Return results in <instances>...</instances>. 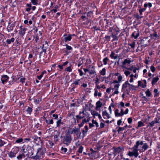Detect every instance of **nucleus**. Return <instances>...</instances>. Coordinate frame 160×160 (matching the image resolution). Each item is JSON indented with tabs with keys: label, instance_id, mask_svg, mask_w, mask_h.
<instances>
[{
	"label": "nucleus",
	"instance_id": "f257e3e1",
	"mask_svg": "<svg viewBox=\"0 0 160 160\" xmlns=\"http://www.w3.org/2000/svg\"><path fill=\"white\" fill-rule=\"evenodd\" d=\"M120 31L119 29L116 25H114L113 27H111V37L113 38L112 42L118 40V34Z\"/></svg>",
	"mask_w": 160,
	"mask_h": 160
},
{
	"label": "nucleus",
	"instance_id": "f03ea898",
	"mask_svg": "<svg viewBox=\"0 0 160 160\" xmlns=\"http://www.w3.org/2000/svg\"><path fill=\"white\" fill-rule=\"evenodd\" d=\"M120 85L119 83H118V81L116 80H114L112 82L111 81V90L112 89L115 90L113 92L114 94L118 93L119 92L118 90Z\"/></svg>",
	"mask_w": 160,
	"mask_h": 160
},
{
	"label": "nucleus",
	"instance_id": "7ed1b4c3",
	"mask_svg": "<svg viewBox=\"0 0 160 160\" xmlns=\"http://www.w3.org/2000/svg\"><path fill=\"white\" fill-rule=\"evenodd\" d=\"M142 142H139V140L137 141L135 143V144L134 145V146L132 148V152L138 156V151H139L140 152V149L139 146L140 144H142Z\"/></svg>",
	"mask_w": 160,
	"mask_h": 160
},
{
	"label": "nucleus",
	"instance_id": "20e7f679",
	"mask_svg": "<svg viewBox=\"0 0 160 160\" xmlns=\"http://www.w3.org/2000/svg\"><path fill=\"white\" fill-rule=\"evenodd\" d=\"M72 140L71 136L67 133L63 137V143L67 146H68L70 144Z\"/></svg>",
	"mask_w": 160,
	"mask_h": 160
},
{
	"label": "nucleus",
	"instance_id": "39448f33",
	"mask_svg": "<svg viewBox=\"0 0 160 160\" xmlns=\"http://www.w3.org/2000/svg\"><path fill=\"white\" fill-rule=\"evenodd\" d=\"M18 152L19 149L18 147L13 148L8 154L9 157L11 158H15Z\"/></svg>",
	"mask_w": 160,
	"mask_h": 160
},
{
	"label": "nucleus",
	"instance_id": "423d86ee",
	"mask_svg": "<svg viewBox=\"0 0 160 160\" xmlns=\"http://www.w3.org/2000/svg\"><path fill=\"white\" fill-rule=\"evenodd\" d=\"M29 154L26 151L20 152L17 156V159L18 160H22L23 159H25L29 156Z\"/></svg>",
	"mask_w": 160,
	"mask_h": 160
},
{
	"label": "nucleus",
	"instance_id": "0eeeda50",
	"mask_svg": "<svg viewBox=\"0 0 160 160\" xmlns=\"http://www.w3.org/2000/svg\"><path fill=\"white\" fill-rule=\"evenodd\" d=\"M111 58L112 59H114L115 61H111V64L112 63H114L115 65L116 64L117 62L118 64H119V57L117 54H115L114 52H112L111 54Z\"/></svg>",
	"mask_w": 160,
	"mask_h": 160
},
{
	"label": "nucleus",
	"instance_id": "6e6552de",
	"mask_svg": "<svg viewBox=\"0 0 160 160\" xmlns=\"http://www.w3.org/2000/svg\"><path fill=\"white\" fill-rule=\"evenodd\" d=\"M139 142L140 143L142 142V144H140V145H142V146L141 147V146H139L141 152H144L149 148L148 145L147 143L145 142V141H140L139 140Z\"/></svg>",
	"mask_w": 160,
	"mask_h": 160
},
{
	"label": "nucleus",
	"instance_id": "1a4fd4ad",
	"mask_svg": "<svg viewBox=\"0 0 160 160\" xmlns=\"http://www.w3.org/2000/svg\"><path fill=\"white\" fill-rule=\"evenodd\" d=\"M124 151V148L122 147H119L114 148L113 154L115 157L118 153H122V152Z\"/></svg>",
	"mask_w": 160,
	"mask_h": 160
},
{
	"label": "nucleus",
	"instance_id": "9d476101",
	"mask_svg": "<svg viewBox=\"0 0 160 160\" xmlns=\"http://www.w3.org/2000/svg\"><path fill=\"white\" fill-rule=\"evenodd\" d=\"M148 38H144L141 39V44L143 46L144 48H145L148 46L149 43V40H148Z\"/></svg>",
	"mask_w": 160,
	"mask_h": 160
},
{
	"label": "nucleus",
	"instance_id": "9b49d317",
	"mask_svg": "<svg viewBox=\"0 0 160 160\" xmlns=\"http://www.w3.org/2000/svg\"><path fill=\"white\" fill-rule=\"evenodd\" d=\"M46 151V148L43 147H40L38 148L37 149V151L36 154L41 156L43 155Z\"/></svg>",
	"mask_w": 160,
	"mask_h": 160
},
{
	"label": "nucleus",
	"instance_id": "f8f14e48",
	"mask_svg": "<svg viewBox=\"0 0 160 160\" xmlns=\"http://www.w3.org/2000/svg\"><path fill=\"white\" fill-rule=\"evenodd\" d=\"M27 29L22 26H20V29L19 31L18 34L21 36H23L25 33Z\"/></svg>",
	"mask_w": 160,
	"mask_h": 160
},
{
	"label": "nucleus",
	"instance_id": "ddd939ff",
	"mask_svg": "<svg viewBox=\"0 0 160 160\" xmlns=\"http://www.w3.org/2000/svg\"><path fill=\"white\" fill-rule=\"evenodd\" d=\"M139 36V32L138 29H137L136 31H134L131 34V38L137 39Z\"/></svg>",
	"mask_w": 160,
	"mask_h": 160
},
{
	"label": "nucleus",
	"instance_id": "4468645a",
	"mask_svg": "<svg viewBox=\"0 0 160 160\" xmlns=\"http://www.w3.org/2000/svg\"><path fill=\"white\" fill-rule=\"evenodd\" d=\"M131 127H132L130 125L128 126L127 124H126L123 127H117L116 128V129L118 128L117 130V132H118V133H122V132L125 129H126V128L128 127V128H131Z\"/></svg>",
	"mask_w": 160,
	"mask_h": 160
},
{
	"label": "nucleus",
	"instance_id": "2eb2a0df",
	"mask_svg": "<svg viewBox=\"0 0 160 160\" xmlns=\"http://www.w3.org/2000/svg\"><path fill=\"white\" fill-rule=\"evenodd\" d=\"M88 72L90 75H93V76H95L97 75L94 66L92 67L91 69L90 68V67H89Z\"/></svg>",
	"mask_w": 160,
	"mask_h": 160
},
{
	"label": "nucleus",
	"instance_id": "dca6fc26",
	"mask_svg": "<svg viewBox=\"0 0 160 160\" xmlns=\"http://www.w3.org/2000/svg\"><path fill=\"white\" fill-rule=\"evenodd\" d=\"M72 133H76L77 135L78 134H79V136L81 134V132H80V129L79 128H73L72 130L70 133V134H72Z\"/></svg>",
	"mask_w": 160,
	"mask_h": 160
},
{
	"label": "nucleus",
	"instance_id": "f3484780",
	"mask_svg": "<svg viewBox=\"0 0 160 160\" xmlns=\"http://www.w3.org/2000/svg\"><path fill=\"white\" fill-rule=\"evenodd\" d=\"M9 78V77L7 75H4L2 76L1 78L2 83L4 84L5 82H7Z\"/></svg>",
	"mask_w": 160,
	"mask_h": 160
},
{
	"label": "nucleus",
	"instance_id": "a211bd4d",
	"mask_svg": "<svg viewBox=\"0 0 160 160\" xmlns=\"http://www.w3.org/2000/svg\"><path fill=\"white\" fill-rule=\"evenodd\" d=\"M150 37L152 39H156L157 38L158 39L160 38L159 36H158L157 34V32L155 31L154 33L152 34H150Z\"/></svg>",
	"mask_w": 160,
	"mask_h": 160
},
{
	"label": "nucleus",
	"instance_id": "6ab92c4d",
	"mask_svg": "<svg viewBox=\"0 0 160 160\" xmlns=\"http://www.w3.org/2000/svg\"><path fill=\"white\" fill-rule=\"evenodd\" d=\"M110 92V88H108L107 89L106 91L105 92V98L106 99L108 100L110 97V94L109 93Z\"/></svg>",
	"mask_w": 160,
	"mask_h": 160
},
{
	"label": "nucleus",
	"instance_id": "aec40b11",
	"mask_svg": "<svg viewBox=\"0 0 160 160\" xmlns=\"http://www.w3.org/2000/svg\"><path fill=\"white\" fill-rule=\"evenodd\" d=\"M14 25L13 24H11L9 22L8 25L7 26V29L8 32H11L13 30Z\"/></svg>",
	"mask_w": 160,
	"mask_h": 160
},
{
	"label": "nucleus",
	"instance_id": "412c9836",
	"mask_svg": "<svg viewBox=\"0 0 160 160\" xmlns=\"http://www.w3.org/2000/svg\"><path fill=\"white\" fill-rule=\"evenodd\" d=\"M159 78L158 76L153 78H152V81L151 82L152 86H153L155 85L159 80Z\"/></svg>",
	"mask_w": 160,
	"mask_h": 160
},
{
	"label": "nucleus",
	"instance_id": "4be33fe9",
	"mask_svg": "<svg viewBox=\"0 0 160 160\" xmlns=\"http://www.w3.org/2000/svg\"><path fill=\"white\" fill-rule=\"evenodd\" d=\"M102 116L105 119H108L110 118L109 114L105 110L103 111L102 112Z\"/></svg>",
	"mask_w": 160,
	"mask_h": 160
},
{
	"label": "nucleus",
	"instance_id": "5701e85b",
	"mask_svg": "<svg viewBox=\"0 0 160 160\" xmlns=\"http://www.w3.org/2000/svg\"><path fill=\"white\" fill-rule=\"evenodd\" d=\"M84 111H83L82 112H80L79 113V115L76 116V117L78 119L77 122H79V120H80L84 118V116H82L81 115L82 113L84 114Z\"/></svg>",
	"mask_w": 160,
	"mask_h": 160
},
{
	"label": "nucleus",
	"instance_id": "b1692460",
	"mask_svg": "<svg viewBox=\"0 0 160 160\" xmlns=\"http://www.w3.org/2000/svg\"><path fill=\"white\" fill-rule=\"evenodd\" d=\"M46 144L47 147L50 148H52L54 145V143L50 140L48 141Z\"/></svg>",
	"mask_w": 160,
	"mask_h": 160
},
{
	"label": "nucleus",
	"instance_id": "393cba45",
	"mask_svg": "<svg viewBox=\"0 0 160 160\" xmlns=\"http://www.w3.org/2000/svg\"><path fill=\"white\" fill-rule=\"evenodd\" d=\"M36 143L38 142L41 141V138L38 137L37 136L34 135L31 137Z\"/></svg>",
	"mask_w": 160,
	"mask_h": 160
},
{
	"label": "nucleus",
	"instance_id": "a878e982",
	"mask_svg": "<svg viewBox=\"0 0 160 160\" xmlns=\"http://www.w3.org/2000/svg\"><path fill=\"white\" fill-rule=\"evenodd\" d=\"M72 36L71 34H68V35L67 37H66L64 38L63 39V41L65 42H68V41H70L72 39Z\"/></svg>",
	"mask_w": 160,
	"mask_h": 160
},
{
	"label": "nucleus",
	"instance_id": "bb28decb",
	"mask_svg": "<svg viewBox=\"0 0 160 160\" xmlns=\"http://www.w3.org/2000/svg\"><path fill=\"white\" fill-rule=\"evenodd\" d=\"M129 82L128 81H126L124 83H123L122 86V91H124L125 89L127 88V85H128Z\"/></svg>",
	"mask_w": 160,
	"mask_h": 160
},
{
	"label": "nucleus",
	"instance_id": "cd10ccee",
	"mask_svg": "<svg viewBox=\"0 0 160 160\" xmlns=\"http://www.w3.org/2000/svg\"><path fill=\"white\" fill-rule=\"evenodd\" d=\"M43 118L45 119V122L47 124H52L53 123V121L52 119L51 120L47 119L44 117H43Z\"/></svg>",
	"mask_w": 160,
	"mask_h": 160
},
{
	"label": "nucleus",
	"instance_id": "c85d7f7f",
	"mask_svg": "<svg viewBox=\"0 0 160 160\" xmlns=\"http://www.w3.org/2000/svg\"><path fill=\"white\" fill-rule=\"evenodd\" d=\"M152 6V5L151 3V2H146L144 5V8H145L146 9V8L148 7L150 8Z\"/></svg>",
	"mask_w": 160,
	"mask_h": 160
},
{
	"label": "nucleus",
	"instance_id": "c756f323",
	"mask_svg": "<svg viewBox=\"0 0 160 160\" xmlns=\"http://www.w3.org/2000/svg\"><path fill=\"white\" fill-rule=\"evenodd\" d=\"M41 156L36 154V155L34 156H32L31 157V158L34 160H40L41 159Z\"/></svg>",
	"mask_w": 160,
	"mask_h": 160
},
{
	"label": "nucleus",
	"instance_id": "7c9ffc66",
	"mask_svg": "<svg viewBox=\"0 0 160 160\" xmlns=\"http://www.w3.org/2000/svg\"><path fill=\"white\" fill-rule=\"evenodd\" d=\"M82 78L80 79H77L75 80L73 84H74L75 85H80L81 83V80H82Z\"/></svg>",
	"mask_w": 160,
	"mask_h": 160
},
{
	"label": "nucleus",
	"instance_id": "2f4dec72",
	"mask_svg": "<svg viewBox=\"0 0 160 160\" xmlns=\"http://www.w3.org/2000/svg\"><path fill=\"white\" fill-rule=\"evenodd\" d=\"M102 103L100 101H98L96 103V110H98V108L101 107Z\"/></svg>",
	"mask_w": 160,
	"mask_h": 160
},
{
	"label": "nucleus",
	"instance_id": "473e14b6",
	"mask_svg": "<svg viewBox=\"0 0 160 160\" xmlns=\"http://www.w3.org/2000/svg\"><path fill=\"white\" fill-rule=\"evenodd\" d=\"M123 159L122 153H120V155L118 154V156L115 159V160H122Z\"/></svg>",
	"mask_w": 160,
	"mask_h": 160
},
{
	"label": "nucleus",
	"instance_id": "72a5a7b5",
	"mask_svg": "<svg viewBox=\"0 0 160 160\" xmlns=\"http://www.w3.org/2000/svg\"><path fill=\"white\" fill-rule=\"evenodd\" d=\"M131 62L130 59H126L124 60V61L122 62V64L123 65H125L126 64H130Z\"/></svg>",
	"mask_w": 160,
	"mask_h": 160
},
{
	"label": "nucleus",
	"instance_id": "f704fd0d",
	"mask_svg": "<svg viewBox=\"0 0 160 160\" xmlns=\"http://www.w3.org/2000/svg\"><path fill=\"white\" fill-rule=\"evenodd\" d=\"M15 142L16 143H24V140H23V139H22V138H20L18 139L17 140L15 141Z\"/></svg>",
	"mask_w": 160,
	"mask_h": 160
},
{
	"label": "nucleus",
	"instance_id": "c9c22d12",
	"mask_svg": "<svg viewBox=\"0 0 160 160\" xmlns=\"http://www.w3.org/2000/svg\"><path fill=\"white\" fill-rule=\"evenodd\" d=\"M14 41L15 38H12L10 39H7L6 41V42L8 44H10L11 42H13Z\"/></svg>",
	"mask_w": 160,
	"mask_h": 160
},
{
	"label": "nucleus",
	"instance_id": "e433bc0d",
	"mask_svg": "<svg viewBox=\"0 0 160 160\" xmlns=\"http://www.w3.org/2000/svg\"><path fill=\"white\" fill-rule=\"evenodd\" d=\"M127 155H129L130 157H132L134 156L135 157L137 158L138 156H137V155H136L135 154H134V153L133 152H131L130 151H129L128 152V153L127 154Z\"/></svg>",
	"mask_w": 160,
	"mask_h": 160
},
{
	"label": "nucleus",
	"instance_id": "4c0bfd02",
	"mask_svg": "<svg viewBox=\"0 0 160 160\" xmlns=\"http://www.w3.org/2000/svg\"><path fill=\"white\" fill-rule=\"evenodd\" d=\"M91 114L93 116V117L95 118V116H98V113L97 112L95 111H92L91 112Z\"/></svg>",
	"mask_w": 160,
	"mask_h": 160
},
{
	"label": "nucleus",
	"instance_id": "58836bf2",
	"mask_svg": "<svg viewBox=\"0 0 160 160\" xmlns=\"http://www.w3.org/2000/svg\"><path fill=\"white\" fill-rule=\"evenodd\" d=\"M142 103L143 104L146 103L148 101V99L145 96H143L142 97Z\"/></svg>",
	"mask_w": 160,
	"mask_h": 160
},
{
	"label": "nucleus",
	"instance_id": "ea45409f",
	"mask_svg": "<svg viewBox=\"0 0 160 160\" xmlns=\"http://www.w3.org/2000/svg\"><path fill=\"white\" fill-rule=\"evenodd\" d=\"M128 86L129 87V89L130 90H136V89L135 88V86H134L133 85L129 83Z\"/></svg>",
	"mask_w": 160,
	"mask_h": 160
},
{
	"label": "nucleus",
	"instance_id": "a19ab883",
	"mask_svg": "<svg viewBox=\"0 0 160 160\" xmlns=\"http://www.w3.org/2000/svg\"><path fill=\"white\" fill-rule=\"evenodd\" d=\"M147 96L148 97H151V93L149 90V89H148L147 91L145 92Z\"/></svg>",
	"mask_w": 160,
	"mask_h": 160
},
{
	"label": "nucleus",
	"instance_id": "79ce46f5",
	"mask_svg": "<svg viewBox=\"0 0 160 160\" xmlns=\"http://www.w3.org/2000/svg\"><path fill=\"white\" fill-rule=\"evenodd\" d=\"M140 8L139 9V14H140V15L141 16L142 14V12H144L145 11H146V10L144 8Z\"/></svg>",
	"mask_w": 160,
	"mask_h": 160
},
{
	"label": "nucleus",
	"instance_id": "37998d69",
	"mask_svg": "<svg viewBox=\"0 0 160 160\" xmlns=\"http://www.w3.org/2000/svg\"><path fill=\"white\" fill-rule=\"evenodd\" d=\"M137 2L138 3V8H141L142 6V3L143 1V0H137Z\"/></svg>",
	"mask_w": 160,
	"mask_h": 160
},
{
	"label": "nucleus",
	"instance_id": "c03bdc74",
	"mask_svg": "<svg viewBox=\"0 0 160 160\" xmlns=\"http://www.w3.org/2000/svg\"><path fill=\"white\" fill-rule=\"evenodd\" d=\"M155 123L154 122V121H153L150 122H149L148 124L147 125V127H153Z\"/></svg>",
	"mask_w": 160,
	"mask_h": 160
},
{
	"label": "nucleus",
	"instance_id": "a18cd8bd",
	"mask_svg": "<svg viewBox=\"0 0 160 160\" xmlns=\"http://www.w3.org/2000/svg\"><path fill=\"white\" fill-rule=\"evenodd\" d=\"M72 68L71 65L65 69V71L68 72H71L72 71Z\"/></svg>",
	"mask_w": 160,
	"mask_h": 160
},
{
	"label": "nucleus",
	"instance_id": "49530a36",
	"mask_svg": "<svg viewBox=\"0 0 160 160\" xmlns=\"http://www.w3.org/2000/svg\"><path fill=\"white\" fill-rule=\"evenodd\" d=\"M158 89H155L154 90L153 92L155 93L154 97H156L159 95V93L158 92Z\"/></svg>",
	"mask_w": 160,
	"mask_h": 160
},
{
	"label": "nucleus",
	"instance_id": "de8ad7c7",
	"mask_svg": "<svg viewBox=\"0 0 160 160\" xmlns=\"http://www.w3.org/2000/svg\"><path fill=\"white\" fill-rule=\"evenodd\" d=\"M32 108L28 107L26 111L30 115L32 112Z\"/></svg>",
	"mask_w": 160,
	"mask_h": 160
},
{
	"label": "nucleus",
	"instance_id": "09e8293b",
	"mask_svg": "<svg viewBox=\"0 0 160 160\" xmlns=\"http://www.w3.org/2000/svg\"><path fill=\"white\" fill-rule=\"evenodd\" d=\"M118 110L117 109L115 111V114L116 117H118L121 116V114L118 112Z\"/></svg>",
	"mask_w": 160,
	"mask_h": 160
},
{
	"label": "nucleus",
	"instance_id": "8fccbe9b",
	"mask_svg": "<svg viewBox=\"0 0 160 160\" xmlns=\"http://www.w3.org/2000/svg\"><path fill=\"white\" fill-rule=\"evenodd\" d=\"M144 126V123L142 122L141 121L138 122V128H139L142 126Z\"/></svg>",
	"mask_w": 160,
	"mask_h": 160
},
{
	"label": "nucleus",
	"instance_id": "3c124183",
	"mask_svg": "<svg viewBox=\"0 0 160 160\" xmlns=\"http://www.w3.org/2000/svg\"><path fill=\"white\" fill-rule=\"evenodd\" d=\"M59 7L58 5H56L54 7V9L52 10L51 11L53 12L54 13L58 11L57 9L59 8Z\"/></svg>",
	"mask_w": 160,
	"mask_h": 160
},
{
	"label": "nucleus",
	"instance_id": "603ef678",
	"mask_svg": "<svg viewBox=\"0 0 160 160\" xmlns=\"http://www.w3.org/2000/svg\"><path fill=\"white\" fill-rule=\"evenodd\" d=\"M61 119H59L56 122L57 124V127H59L60 126V124L62 123L61 122Z\"/></svg>",
	"mask_w": 160,
	"mask_h": 160
},
{
	"label": "nucleus",
	"instance_id": "864d4df0",
	"mask_svg": "<svg viewBox=\"0 0 160 160\" xmlns=\"http://www.w3.org/2000/svg\"><path fill=\"white\" fill-rule=\"evenodd\" d=\"M65 46L66 47V49L67 50H70L72 49V48L71 46H69L67 44H66Z\"/></svg>",
	"mask_w": 160,
	"mask_h": 160
},
{
	"label": "nucleus",
	"instance_id": "5fc2aeb1",
	"mask_svg": "<svg viewBox=\"0 0 160 160\" xmlns=\"http://www.w3.org/2000/svg\"><path fill=\"white\" fill-rule=\"evenodd\" d=\"M92 123L94 124L95 126H96L97 128L99 127V125L98 123L96 121L92 120Z\"/></svg>",
	"mask_w": 160,
	"mask_h": 160
},
{
	"label": "nucleus",
	"instance_id": "6e6d98bb",
	"mask_svg": "<svg viewBox=\"0 0 160 160\" xmlns=\"http://www.w3.org/2000/svg\"><path fill=\"white\" fill-rule=\"evenodd\" d=\"M61 151L62 153H65L67 151V149L66 148H64L62 147L61 148Z\"/></svg>",
	"mask_w": 160,
	"mask_h": 160
},
{
	"label": "nucleus",
	"instance_id": "4d7b16f0",
	"mask_svg": "<svg viewBox=\"0 0 160 160\" xmlns=\"http://www.w3.org/2000/svg\"><path fill=\"white\" fill-rule=\"evenodd\" d=\"M109 61V59L107 58L106 57L103 59V62L104 64L106 65L107 64V62Z\"/></svg>",
	"mask_w": 160,
	"mask_h": 160
},
{
	"label": "nucleus",
	"instance_id": "13d9d810",
	"mask_svg": "<svg viewBox=\"0 0 160 160\" xmlns=\"http://www.w3.org/2000/svg\"><path fill=\"white\" fill-rule=\"evenodd\" d=\"M100 73L102 75H105L106 73V69L105 68H103L101 71Z\"/></svg>",
	"mask_w": 160,
	"mask_h": 160
},
{
	"label": "nucleus",
	"instance_id": "bf43d9fd",
	"mask_svg": "<svg viewBox=\"0 0 160 160\" xmlns=\"http://www.w3.org/2000/svg\"><path fill=\"white\" fill-rule=\"evenodd\" d=\"M104 81L106 83H108L110 81V77H108L104 78Z\"/></svg>",
	"mask_w": 160,
	"mask_h": 160
},
{
	"label": "nucleus",
	"instance_id": "052dcab7",
	"mask_svg": "<svg viewBox=\"0 0 160 160\" xmlns=\"http://www.w3.org/2000/svg\"><path fill=\"white\" fill-rule=\"evenodd\" d=\"M5 144V142L1 139H0V147L3 146Z\"/></svg>",
	"mask_w": 160,
	"mask_h": 160
},
{
	"label": "nucleus",
	"instance_id": "680f3d73",
	"mask_svg": "<svg viewBox=\"0 0 160 160\" xmlns=\"http://www.w3.org/2000/svg\"><path fill=\"white\" fill-rule=\"evenodd\" d=\"M95 85L98 84L100 83V82L99 81V79L98 78H96V79L95 80Z\"/></svg>",
	"mask_w": 160,
	"mask_h": 160
},
{
	"label": "nucleus",
	"instance_id": "e2e57ef3",
	"mask_svg": "<svg viewBox=\"0 0 160 160\" xmlns=\"http://www.w3.org/2000/svg\"><path fill=\"white\" fill-rule=\"evenodd\" d=\"M150 69L152 72H154L156 70L155 68L153 65L151 66Z\"/></svg>",
	"mask_w": 160,
	"mask_h": 160
},
{
	"label": "nucleus",
	"instance_id": "0e129e2a",
	"mask_svg": "<svg viewBox=\"0 0 160 160\" xmlns=\"http://www.w3.org/2000/svg\"><path fill=\"white\" fill-rule=\"evenodd\" d=\"M83 147L82 146H80L78 150V152L80 153H82V152Z\"/></svg>",
	"mask_w": 160,
	"mask_h": 160
},
{
	"label": "nucleus",
	"instance_id": "69168bd1",
	"mask_svg": "<svg viewBox=\"0 0 160 160\" xmlns=\"http://www.w3.org/2000/svg\"><path fill=\"white\" fill-rule=\"evenodd\" d=\"M118 83H119L121 81L122 79V77L121 75H120L118 76Z\"/></svg>",
	"mask_w": 160,
	"mask_h": 160
},
{
	"label": "nucleus",
	"instance_id": "338daca9",
	"mask_svg": "<svg viewBox=\"0 0 160 160\" xmlns=\"http://www.w3.org/2000/svg\"><path fill=\"white\" fill-rule=\"evenodd\" d=\"M31 2L34 5H37L38 4L37 0H31Z\"/></svg>",
	"mask_w": 160,
	"mask_h": 160
},
{
	"label": "nucleus",
	"instance_id": "774afa93",
	"mask_svg": "<svg viewBox=\"0 0 160 160\" xmlns=\"http://www.w3.org/2000/svg\"><path fill=\"white\" fill-rule=\"evenodd\" d=\"M135 43L133 42L132 43L129 44V45L131 46L132 48H134L135 47Z\"/></svg>",
	"mask_w": 160,
	"mask_h": 160
}]
</instances>
